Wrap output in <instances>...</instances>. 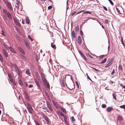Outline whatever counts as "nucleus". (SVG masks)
<instances>
[{
	"instance_id": "obj_1",
	"label": "nucleus",
	"mask_w": 125,
	"mask_h": 125,
	"mask_svg": "<svg viewBox=\"0 0 125 125\" xmlns=\"http://www.w3.org/2000/svg\"><path fill=\"white\" fill-rule=\"evenodd\" d=\"M41 75L42 82L45 85H46L48 88H49L50 85L49 83L48 82L44 76V74L41 73Z\"/></svg>"
},
{
	"instance_id": "obj_2",
	"label": "nucleus",
	"mask_w": 125,
	"mask_h": 125,
	"mask_svg": "<svg viewBox=\"0 0 125 125\" xmlns=\"http://www.w3.org/2000/svg\"><path fill=\"white\" fill-rule=\"evenodd\" d=\"M46 104L48 108L51 111H52L53 110V109L50 103L48 101H46Z\"/></svg>"
},
{
	"instance_id": "obj_3",
	"label": "nucleus",
	"mask_w": 125,
	"mask_h": 125,
	"mask_svg": "<svg viewBox=\"0 0 125 125\" xmlns=\"http://www.w3.org/2000/svg\"><path fill=\"white\" fill-rule=\"evenodd\" d=\"M34 81L37 85L38 88L39 90H41V86L37 80L36 79H34Z\"/></svg>"
},
{
	"instance_id": "obj_4",
	"label": "nucleus",
	"mask_w": 125,
	"mask_h": 125,
	"mask_svg": "<svg viewBox=\"0 0 125 125\" xmlns=\"http://www.w3.org/2000/svg\"><path fill=\"white\" fill-rule=\"evenodd\" d=\"M113 62V60L112 59L109 61L108 63L105 66V67H107L110 66Z\"/></svg>"
},
{
	"instance_id": "obj_5",
	"label": "nucleus",
	"mask_w": 125,
	"mask_h": 125,
	"mask_svg": "<svg viewBox=\"0 0 125 125\" xmlns=\"http://www.w3.org/2000/svg\"><path fill=\"white\" fill-rule=\"evenodd\" d=\"M42 115L45 120L47 122H49V120L47 116L43 113H42Z\"/></svg>"
},
{
	"instance_id": "obj_6",
	"label": "nucleus",
	"mask_w": 125,
	"mask_h": 125,
	"mask_svg": "<svg viewBox=\"0 0 125 125\" xmlns=\"http://www.w3.org/2000/svg\"><path fill=\"white\" fill-rule=\"evenodd\" d=\"M3 53L5 55L6 57H7L8 56V54L7 51L4 49L3 50Z\"/></svg>"
},
{
	"instance_id": "obj_7",
	"label": "nucleus",
	"mask_w": 125,
	"mask_h": 125,
	"mask_svg": "<svg viewBox=\"0 0 125 125\" xmlns=\"http://www.w3.org/2000/svg\"><path fill=\"white\" fill-rule=\"evenodd\" d=\"M82 41L81 37L80 36L78 37V43L81 45L82 44Z\"/></svg>"
},
{
	"instance_id": "obj_8",
	"label": "nucleus",
	"mask_w": 125,
	"mask_h": 125,
	"mask_svg": "<svg viewBox=\"0 0 125 125\" xmlns=\"http://www.w3.org/2000/svg\"><path fill=\"white\" fill-rule=\"evenodd\" d=\"M29 112L31 114H32V111L33 110V109L32 107H27Z\"/></svg>"
},
{
	"instance_id": "obj_9",
	"label": "nucleus",
	"mask_w": 125,
	"mask_h": 125,
	"mask_svg": "<svg viewBox=\"0 0 125 125\" xmlns=\"http://www.w3.org/2000/svg\"><path fill=\"white\" fill-rule=\"evenodd\" d=\"M13 21L15 22L16 24L18 26L20 27V24L19 22L16 19L14 18L13 19Z\"/></svg>"
},
{
	"instance_id": "obj_10",
	"label": "nucleus",
	"mask_w": 125,
	"mask_h": 125,
	"mask_svg": "<svg viewBox=\"0 0 125 125\" xmlns=\"http://www.w3.org/2000/svg\"><path fill=\"white\" fill-rule=\"evenodd\" d=\"M72 37L74 38H76V34L75 32L74 31H73L72 32Z\"/></svg>"
},
{
	"instance_id": "obj_11",
	"label": "nucleus",
	"mask_w": 125,
	"mask_h": 125,
	"mask_svg": "<svg viewBox=\"0 0 125 125\" xmlns=\"http://www.w3.org/2000/svg\"><path fill=\"white\" fill-rule=\"evenodd\" d=\"M64 120L65 122V123L66 125H68V123L67 121V117L66 116H65L63 117Z\"/></svg>"
},
{
	"instance_id": "obj_12",
	"label": "nucleus",
	"mask_w": 125,
	"mask_h": 125,
	"mask_svg": "<svg viewBox=\"0 0 125 125\" xmlns=\"http://www.w3.org/2000/svg\"><path fill=\"white\" fill-rule=\"evenodd\" d=\"M113 109V107H108L106 109V110L108 112H110L112 111Z\"/></svg>"
},
{
	"instance_id": "obj_13",
	"label": "nucleus",
	"mask_w": 125,
	"mask_h": 125,
	"mask_svg": "<svg viewBox=\"0 0 125 125\" xmlns=\"http://www.w3.org/2000/svg\"><path fill=\"white\" fill-rule=\"evenodd\" d=\"M6 15H7L8 17L10 19H12L11 15L9 12H8L7 13H6Z\"/></svg>"
},
{
	"instance_id": "obj_14",
	"label": "nucleus",
	"mask_w": 125,
	"mask_h": 125,
	"mask_svg": "<svg viewBox=\"0 0 125 125\" xmlns=\"http://www.w3.org/2000/svg\"><path fill=\"white\" fill-rule=\"evenodd\" d=\"M61 109V110L64 113H66V111L65 110L64 108L61 106H60Z\"/></svg>"
},
{
	"instance_id": "obj_15",
	"label": "nucleus",
	"mask_w": 125,
	"mask_h": 125,
	"mask_svg": "<svg viewBox=\"0 0 125 125\" xmlns=\"http://www.w3.org/2000/svg\"><path fill=\"white\" fill-rule=\"evenodd\" d=\"M24 42L27 48H30V46L28 44V43L27 41L25 40L24 41Z\"/></svg>"
},
{
	"instance_id": "obj_16",
	"label": "nucleus",
	"mask_w": 125,
	"mask_h": 125,
	"mask_svg": "<svg viewBox=\"0 0 125 125\" xmlns=\"http://www.w3.org/2000/svg\"><path fill=\"white\" fill-rule=\"evenodd\" d=\"M13 66H14V69H15L16 71H17L18 70V68L16 64H15L14 65H13Z\"/></svg>"
},
{
	"instance_id": "obj_17",
	"label": "nucleus",
	"mask_w": 125,
	"mask_h": 125,
	"mask_svg": "<svg viewBox=\"0 0 125 125\" xmlns=\"http://www.w3.org/2000/svg\"><path fill=\"white\" fill-rule=\"evenodd\" d=\"M26 73L28 75H31L30 73V72L29 69H27L26 70Z\"/></svg>"
},
{
	"instance_id": "obj_18",
	"label": "nucleus",
	"mask_w": 125,
	"mask_h": 125,
	"mask_svg": "<svg viewBox=\"0 0 125 125\" xmlns=\"http://www.w3.org/2000/svg\"><path fill=\"white\" fill-rule=\"evenodd\" d=\"M7 6L10 10H12V8L11 5L9 2H8L7 3Z\"/></svg>"
},
{
	"instance_id": "obj_19",
	"label": "nucleus",
	"mask_w": 125,
	"mask_h": 125,
	"mask_svg": "<svg viewBox=\"0 0 125 125\" xmlns=\"http://www.w3.org/2000/svg\"><path fill=\"white\" fill-rule=\"evenodd\" d=\"M26 23L29 24L30 23V21L29 18L27 17L26 19Z\"/></svg>"
},
{
	"instance_id": "obj_20",
	"label": "nucleus",
	"mask_w": 125,
	"mask_h": 125,
	"mask_svg": "<svg viewBox=\"0 0 125 125\" xmlns=\"http://www.w3.org/2000/svg\"><path fill=\"white\" fill-rule=\"evenodd\" d=\"M117 119V120H119L121 121L123 119L122 117L121 116L118 115Z\"/></svg>"
},
{
	"instance_id": "obj_21",
	"label": "nucleus",
	"mask_w": 125,
	"mask_h": 125,
	"mask_svg": "<svg viewBox=\"0 0 125 125\" xmlns=\"http://www.w3.org/2000/svg\"><path fill=\"white\" fill-rule=\"evenodd\" d=\"M19 50L23 54H25V53L24 50L22 49L21 48V47H20L19 48Z\"/></svg>"
},
{
	"instance_id": "obj_22",
	"label": "nucleus",
	"mask_w": 125,
	"mask_h": 125,
	"mask_svg": "<svg viewBox=\"0 0 125 125\" xmlns=\"http://www.w3.org/2000/svg\"><path fill=\"white\" fill-rule=\"evenodd\" d=\"M70 64V62L69 61L67 60L65 62V64L67 66H68Z\"/></svg>"
},
{
	"instance_id": "obj_23",
	"label": "nucleus",
	"mask_w": 125,
	"mask_h": 125,
	"mask_svg": "<svg viewBox=\"0 0 125 125\" xmlns=\"http://www.w3.org/2000/svg\"><path fill=\"white\" fill-rule=\"evenodd\" d=\"M19 7V4L18 2H17L15 5V7L17 9H18Z\"/></svg>"
},
{
	"instance_id": "obj_24",
	"label": "nucleus",
	"mask_w": 125,
	"mask_h": 125,
	"mask_svg": "<svg viewBox=\"0 0 125 125\" xmlns=\"http://www.w3.org/2000/svg\"><path fill=\"white\" fill-rule=\"evenodd\" d=\"M51 46L52 48H53L54 49L56 48V47L55 44L53 45L52 43H51Z\"/></svg>"
},
{
	"instance_id": "obj_25",
	"label": "nucleus",
	"mask_w": 125,
	"mask_h": 125,
	"mask_svg": "<svg viewBox=\"0 0 125 125\" xmlns=\"http://www.w3.org/2000/svg\"><path fill=\"white\" fill-rule=\"evenodd\" d=\"M19 84L21 86H22L23 85V83L20 80L19 81Z\"/></svg>"
},
{
	"instance_id": "obj_26",
	"label": "nucleus",
	"mask_w": 125,
	"mask_h": 125,
	"mask_svg": "<svg viewBox=\"0 0 125 125\" xmlns=\"http://www.w3.org/2000/svg\"><path fill=\"white\" fill-rule=\"evenodd\" d=\"M106 59L105 58L101 62V63L103 64L105 63L106 62Z\"/></svg>"
},
{
	"instance_id": "obj_27",
	"label": "nucleus",
	"mask_w": 125,
	"mask_h": 125,
	"mask_svg": "<svg viewBox=\"0 0 125 125\" xmlns=\"http://www.w3.org/2000/svg\"><path fill=\"white\" fill-rule=\"evenodd\" d=\"M21 57L23 59V60L25 61H26V59L25 56L23 55H21Z\"/></svg>"
},
{
	"instance_id": "obj_28",
	"label": "nucleus",
	"mask_w": 125,
	"mask_h": 125,
	"mask_svg": "<svg viewBox=\"0 0 125 125\" xmlns=\"http://www.w3.org/2000/svg\"><path fill=\"white\" fill-rule=\"evenodd\" d=\"M3 46L7 50L8 49V46L6 44H3Z\"/></svg>"
},
{
	"instance_id": "obj_29",
	"label": "nucleus",
	"mask_w": 125,
	"mask_h": 125,
	"mask_svg": "<svg viewBox=\"0 0 125 125\" xmlns=\"http://www.w3.org/2000/svg\"><path fill=\"white\" fill-rule=\"evenodd\" d=\"M0 61L1 62L3 61V57L0 54Z\"/></svg>"
},
{
	"instance_id": "obj_30",
	"label": "nucleus",
	"mask_w": 125,
	"mask_h": 125,
	"mask_svg": "<svg viewBox=\"0 0 125 125\" xmlns=\"http://www.w3.org/2000/svg\"><path fill=\"white\" fill-rule=\"evenodd\" d=\"M83 14L87 13L90 14L91 13V12L90 11H86L83 13Z\"/></svg>"
},
{
	"instance_id": "obj_31",
	"label": "nucleus",
	"mask_w": 125,
	"mask_h": 125,
	"mask_svg": "<svg viewBox=\"0 0 125 125\" xmlns=\"http://www.w3.org/2000/svg\"><path fill=\"white\" fill-rule=\"evenodd\" d=\"M10 51L13 53H16V52L15 50L14 49H13L11 48L10 50Z\"/></svg>"
},
{
	"instance_id": "obj_32",
	"label": "nucleus",
	"mask_w": 125,
	"mask_h": 125,
	"mask_svg": "<svg viewBox=\"0 0 125 125\" xmlns=\"http://www.w3.org/2000/svg\"><path fill=\"white\" fill-rule=\"evenodd\" d=\"M81 56H82V57L85 60H86V58L85 57V56L83 54H82Z\"/></svg>"
},
{
	"instance_id": "obj_33",
	"label": "nucleus",
	"mask_w": 125,
	"mask_h": 125,
	"mask_svg": "<svg viewBox=\"0 0 125 125\" xmlns=\"http://www.w3.org/2000/svg\"><path fill=\"white\" fill-rule=\"evenodd\" d=\"M120 107L121 108H124V109H125V105L120 106Z\"/></svg>"
},
{
	"instance_id": "obj_34",
	"label": "nucleus",
	"mask_w": 125,
	"mask_h": 125,
	"mask_svg": "<svg viewBox=\"0 0 125 125\" xmlns=\"http://www.w3.org/2000/svg\"><path fill=\"white\" fill-rule=\"evenodd\" d=\"M115 94H114V93H113V97L114 98V99L115 100H116V96H115Z\"/></svg>"
},
{
	"instance_id": "obj_35",
	"label": "nucleus",
	"mask_w": 125,
	"mask_h": 125,
	"mask_svg": "<svg viewBox=\"0 0 125 125\" xmlns=\"http://www.w3.org/2000/svg\"><path fill=\"white\" fill-rule=\"evenodd\" d=\"M102 108H105L106 107V105L104 104H102Z\"/></svg>"
},
{
	"instance_id": "obj_36",
	"label": "nucleus",
	"mask_w": 125,
	"mask_h": 125,
	"mask_svg": "<svg viewBox=\"0 0 125 125\" xmlns=\"http://www.w3.org/2000/svg\"><path fill=\"white\" fill-rule=\"evenodd\" d=\"M120 86L122 88L125 89V85H123L122 84H120Z\"/></svg>"
},
{
	"instance_id": "obj_37",
	"label": "nucleus",
	"mask_w": 125,
	"mask_h": 125,
	"mask_svg": "<svg viewBox=\"0 0 125 125\" xmlns=\"http://www.w3.org/2000/svg\"><path fill=\"white\" fill-rule=\"evenodd\" d=\"M71 119L72 121V122H73V121H75V120L74 119V117L73 116H72L71 117Z\"/></svg>"
},
{
	"instance_id": "obj_38",
	"label": "nucleus",
	"mask_w": 125,
	"mask_h": 125,
	"mask_svg": "<svg viewBox=\"0 0 125 125\" xmlns=\"http://www.w3.org/2000/svg\"><path fill=\"white\" fill-rule=\"evenodd\" d=\"M35 122L36 125H40L39 123L36 120H35Z\"/></svg>"
},
{
	"instance_id": "obj_39",
	"label": "nucleus",
	"mask_w": 125,
	"mask_h": 125,
	"mask_svg": "<svg viewBox=\"0 0 125 125\" xmlns=\"http://www.w3.org/2000/svg\"><path fill=\"white\" fill-rule=\"evenodd\" d=\"M26 105L27 106V107H31V106L30 105V104L28 103H27L26 104Z\"/></svg>"
},
{
	"instance_id": "obj_40",
	"label": "nucleus",
	"mask_w": 125,
	"mask_h": 125,
	"mask_svg": "<svg viewBox=\"0 0 125 125\" xmlns=\"http://www.w3.org/2000/svg\"><path fill=\"white\" fill-rule=\"evenodd\" d=\"M108 22V20H105L104 21L105 24H107Z\"/></svg>"
},
{
	"instance_id": "obj_41",
	"label": "nucleus",
	"mask_w": 125,
	"mask_h": 125,
	"mask_svg": "<svg viewBox=\"0 0 125 125\" xmlns=\"http://www.w3.org/2000/svg\"><path fill=\"white\" fill-rule=\"evenodd\" d=\"M76 31H78L79 30V28L78 26H77L76 27Z\"/></svg>"
},
{
	"instance_id": "obj_42",
	"label": "nucleus",
	"mask_w": 125,
	"mask_h": 125,
	"mask_svg": "<svg viewBox=\"0 0 125 125\" xmlns=\"http://www.w3.org/2000/svg\"><path fill=\"white\" fill-rule=\"evenodd\" d=\"M55 108L57 109H58L59 108V107L58 105L56 104H55L54 105Z\"/></svg>"
},
{
	"instance_id": "obj_43",
	"label": "nucleus",
	"mask_w": 125,
	"mask_h": 125,
	"mask_svg": "<svg viewBox=\"0 0 125 125\" xmlns=\"http://www.w3.org/2000/svg\"><path fill=\"white\" fill-rule=\"evenodd\" d=\"M60 115L62 116H64V115L62 112H61L59 114Z\"/></svg>"
},
{
	"instance_id": "obj_44",
	"label": "nucleus",
	"mask_w": 125,
	"mask_h": 125,
	"mask_svg": "<svg viewBox=\"0 0 125 125\" xmlns=\"http://www.w3.org/2000/svg\"><path fill=\"white\" fill-rule=\"evenodd\" d=\"M76 12H77L76 11H74L73 13H72V14H71V15L72 16H73L75 14H76Z\"/></svg>"
},
{
	"instance_id": "obj_45",
	"label": "nucleus",
	"mask_w": 125,
	"mask_h": 125,
	"mask_svg": "<svg viewBox=\"0 0 125 125\" xmlns=\"http://www.w3.org/2000/svg\"><path fill=\"white\" fill-rule=\"evenodd\" d=\"M115 69H114L113 70L112 72L111 73V75H113L114 73H115Z\"/></svg>"
},
{
	"instance_id": "obj_46",
	"label": "nucleus",
	"mask_w": 125,
	"mask_h": 125,
	"mask_svg": "<svg viewBox=\"0 0 125 125\" xmlns=\"http://www.w3.org/2000/svg\"><path fill=\"white\" fill-rule=\"evenodd\" d=\"M52 8V6H50L48 7V9L49 10L51 9Z\"/></svg>"
},
{
	"instance_id": "obj_47",
	"label": "nucleus",
	"mask_w": 125,
	"mask_h": 125,
	"mask_svg": "<svg viewBox=\"0 0 125 125\" xmlns=\"http://www.w3.org/2000/svg\"><path fill=\"white\" fill-rule=\"evenodd\" d=\"M25 97L26 98V99H27V100L28 101H29L30 100V99L29 98V97H28V96H27L26 97Z\"/></svg>"
},
{
	"instance_id": "obj_48",
	"label": "nucleus",
	"mask_w": 125,
	"mask_h": 125,
	"mask_svg": "<svg viewBox=\"0 0 125 125\" xmlns=\"http://www.w3.org/2000/svg\"><path fill=\"white\" fill-rule=\"evenodd\" d=\"M3 10V12H4V13L5 14V15H6V13H7V11L5 10Z\"/></svg>"
},
{
	"instance_id": "obj_49",
	"label": "nucleus",
	"mask_w": 125,
	"mask_h": 125,
	"mask_svg": "<svg viewBox=\"0 0 125 125\" xmlns=\"http://www.w3.org/2000/svg\"><path fill=\"white\" fill-rule=\"evenodd\" d=\"M121 42L122 44L123 45H124V44L123 42V39L122 38L121 39Z\"/></svg>"
},
{
	"instance_id": "obj_50",
	"label": "nucleus",
	"mask_w": 125,
	"mask_h": 125,
	"mask_svg": "<svg viewBox=\"0 0 125 125\" xmlns=\"http://www.w3.org/2000/svg\"><path fill=\"white\" fill-rule=\"evenodd\" d=\"M110 3L111 4V5H114V3L111 0L109 1Z\"/></svg>"
},
{
	"instance_id": "obj_51",
	"label": "nucleus",
	"mask_w": 125,
	"mask_h": 125,
	"mask_svg": "<svg viewBox=\"0 0 125 125\" xmlns=\"http://www.w3.org/2000/svg\"><path fill=\"white\" fill-rule=\"evenodd\" d=\"M103 8H104V10H105L106 11L107 10V9L106 7H105V6H103Z\"/></svg>"
},
{
	"instance_id": "obj_52",
	"label": "nucleus",
	"mask_w": 125,
	"mask_h": 125,
	"mask_svg": "<svg viewBox=\"0 0 125 125\" xmlns=\"http://www.w3.org/2000/svg\"><path fill=\"white\" fill-rule=\"evenodd\" d=\"M79 52L80 53V54L81 55H82L83 54L82 52L80 51H79Z\"/></svg>"
},
{
	"instance_id": "obj_53",
	"label": "nucleus",
	"mask_w": 125,
	"mask_h": 125,
	"mask_svg": "<svg viewBox=\"0 0 125 125\" xmlns=\"http://www.w3.org/2000/svg\"><path fill=\"white\" fill-rule=\"evenodd\" d=\"M87 78L91 81H92V80L90 78V77H89L88 75H87Z\"/></svg>"
},
{
	"instance_id": "obj_54",
	"label": "nucleus",
	"mask_w": 125,
	"mask_h": 125,
	"mask_svg": "<svg viewBox=\"0 0 125 125\" xmlns=\"http://www.w3.org/2000/svg\"><path fill=\"white\" fill-rule=\"evenodd\" d=\"M33 86V85L32 84H30L29 86V88H31Z\"/></svg>"
},
{
	"instance_id": "obj_55",
	"label": "nucleus",
	"mask_w": 125,
	"mask_h": 125,
	"mask_svg": "<svg viewBox=\"0 0 125 125\" xmlns=\"http://www.w3.org/2000/svg\"><path fill=\"white\" fill-rule=\"evenodd\" d=\"M35 58H36V61H38V56H37V55H36L35 56Z\"/></svg>"
},
{
	"instance_id": "obj_56",
	"label": "nucleus",
	"mask_w": 125,
	"mask_h": 125,
	"mask_svg": "<svg viewBox=\"0 0 125 125\" xmlns=\"http://www.w3.org/2000/svg\"><path fill=\"white\" fill-rule=\"evenodd\" d=\"M83 11V10H82V11H79V12L77 13L76 14H77L79 13H80L82 12Z\"/></svg>"
},
{
	"instance_id": "obj_57",
	"label": "nucleus",
	"mask_w": 125,
	"mask_h": 125,
	"mask_svg": "<svg viewBox=\"0 0 125 125\" xmlns=\"http://www.w3.org/2000/svg\"><path fill=\"white\" fill-rule=\"evenodd\" d=\"M25 84V85L27 87L28 86V84L26 82H24V83Z\"/></svg>"
},
{
	"instance_id": "obj_58",
	"label": "nucleus",
	"mask_w": 125,
	"mask_h": 125,
	"mask_svg": "<svg viewBox=\"0 0 125 125\" xmlns=\"http://www.w3.org/2000/svg\"><path fill=\"white\" fill-rule=\"evenodd\" d=\"M61 112L60 111H57V113L58 114H59Z\"/></svg>"
},
{
	"instance_id": "obj_59",
	"label": "nucleus",
	"mask_w": 125,
	"mask_h": 125,
	"mask_svg": "<svg viewBox=\"0 0 125 125\" xmlns=\"http://www.w3.org/2000/svg\"><path fill=\"white\" fill-rule=\"evenodd\" d=\"M89 57L91 58H93V57L91 55H89Z\"/></svg>"
},
{
	"instance_id": "obj_60",
	"label": "nucleus",
	"mask_w": 125,
	"mask_h": 125,
	"mask_svg": "<svg viewBox=\"0 0 125 125\" xmlns=\"http://www.w3.org/2000/svg\"><path fill=\"white\" fill-rule=\"evenodd\" d=\"M28 38L30 39L31 38V36L29 35H28Z\"/></svg>"
},
{
	"instance_id": "obj_61",
	"label": "nucleus",
	"mask_w": 125,
	"mask_h": 125,
	"mask_svg": "<svg viewBox=\"0 0 125 125\" xmlns=\"http://www.w3.org/2000/svg\"><path fill=\"white\" fill-rule=\"evenodd\" d=\"M25 97L27 96H28L27 94L26 93H25Z\"/></svg>"
},
{
	"instance_id": "obj_62",
	"label": "nucleus",
	"mask_w": 125,
	"mask_h": 125,
	"mask_svg": "<svg viewBox=\"0 0 125 125\" xmlns=\"http://www.w3.org/2000/svg\"><path fill=\"white\" fill-rule=\"evenodd\" d=\"M52 102L53 103V104H54H54H56V103L55 102L53 101V100H52Z\"/></svg>"
},
{
	"instance_id": "obj_63",
	"label": "nucleus",
	"mask_w": 125,
	"mask_h": 125,
	"mask_svg": "<svg viewBox=\"0 0 125 125\" xmlns=\"http://www.w3.org/2000/svg\"><path fill=\"white\" fill-rule=\"evenodd\" d=\"M2 32L1 33L4 36H5V35L4 34V32L2 31Z\"/></svg>"
},
{
	"instance_id": "obj_64",
	"label": "nucleus",
	"mask_w": 125,
	"mask_h": 125,
	"mask_svg": "<svg viewBox=\"0 0 125 125\" xmlns=\"http://www.w3.org/2000/svg\"><path fill=\"white\" fill-rule=\"evenodd\" d=\"M80 33H81V34L82 35H83V32L82 31H80Z\"/></svg>"
}]
</instances>
